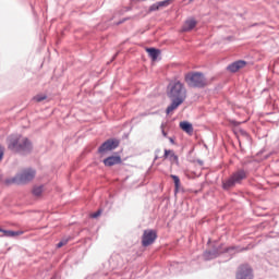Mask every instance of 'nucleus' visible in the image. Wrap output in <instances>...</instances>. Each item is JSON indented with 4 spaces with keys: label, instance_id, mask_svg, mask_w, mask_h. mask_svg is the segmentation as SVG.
Segmentation results:
<instances>
[{
    "label": "nucleus",
    "instance_id": "dca6fc26",
    "mask_svg": "<svg viewBox=\"0 0 279 279\" xmlns=\"http://www.w3.org/2000/svg\"><path fill=\"white\" fill-rule=\"evenodd\" d=\"M23 232L21 231H12V230H4L2 231V236H8V238H14V236H21Z\"/></svg>",
    "mask_w": 279,
    "mask_h": 279
},
{
    "label": "nucleus",
    "instance_id": "ddd939ff",
    "mask_svg": "<svg viewBox=\"0 0 279 279\" xmlns=\"http://www.w3.org/2000/svg\"><path fill=\"white\" fill-rule=\"evenodd\" d=\"M197 21H195V19H189L183 24L182 32H191L192 29H195Z\"/></svg>",
    "mask_w": 279,
    "mask_h": 279
},
{
    "label": "nucleus",
    "instance_id": "f3484780",
    "mask_svg": "<svg viewBox=\"0 0 279 279\" xmlns=\"http://www.w3.org/2000/svg\"><path fill=\"white\" fill-rule=\"evenodd\" d=\"M43 191H44L43 185L35 186L33 189V195H35V197H40V195H43Z\"/></svg>",
    "mask_w": 279,
    "mask_h": 279
},
{
    "label": "nucleus",
    "instance_id": "bb28decb",
    "mask_svg": "<svg viewBox=\"0 0 279 279\" xmlns=\"http://www.w3.org/2000/svg\"><path fill=\"white\" fill-rule=\"evenodd\" d=\"M161 134L167 137V132H165V124H161Z\"/></svg>",
    "mask_w": 279,
    "mask_h": 279
},
{
    "label": "nucleus",
    "instance_id": "423d86ee",
    "mask_svg": "<svg viewBox=\"0 0 279 279\" xmlns=\"http://www.w3.org/2000/svg\"><path fill=\"white\" fill-rule=\"evenodd\" d=\"M157 238L158 235L156 234V231L145 230L142 236V245L148 247V245H151Z\"/></svg>",
    "mask_w": 279,
    "mask_h": 279
},
{
    "label": "nucleus",
    "instance_id": "39448f33",
    "mask_svg": "<svg viewBox=\"0 0 279 279\" xmlns=\"http://www.w3.org/2000/svg\"><path fill=\"white\" fill-rule=\"evenodd\" d=\"M36 178V170L34 169H25L17 173L11 181L13 184H27V182H32Z\"/></svg>",
    "mask_w": 279,
    "mask_h": 279
},
{
    "label": "nucleus",
    "instance_id": "c756f323",
    "mask_svg": "<svg viewBox=\"0 0 279 279\" xmlns=\"http://www.w3.org/2000/svg\"><path fill=\"white\" fill-rule=\"evenodd\" d=\"M125 20L121 21L120 23H118V25H121V23H124Z\"/></svg>",
    "mask_w": 279,
    "mask_h": 279
},
{
    "label": "nucleus",
    "instance_id": "cd10ccee",
    "mask_svg": "<svg viewBox=\"0 0 279 279\" xmlns=\"http://www.w3.org/2000/svg\"><path fill=\"white\" fill-rule=\"evenodd\" d=\"M232 250H236L234 246H231L229 248H226L225 252H232Z\"/></svg>",
    "mask_w": 279,
    "mask_h": 279
},
{
    "label": "nucleus",
    "instance_id": "20e7f679",
    "mask_svg": "<svg viewBox=\"0 0 279 279\" xmlns=\"http://www.w3.org/2000/svg\"><path fill=\"white\" fill-rule=\"evenodd\" d=\"M185 82L192 88H204L206 86V77L199 72L186 74Z\"/></svg>",
    "mask_w": 279,
    "mask_h": 279
},
{
    "label": "nucleus",
    "instance_id": "f8f14e48",
    "mask_svg": "<svg viewBox=\"0 0 279 279\" xmlns=\"http://www.w3.org/2000/svg\"><path fill=\"white\" fill-rule=\"evenodd\" d=\"M171 101L172 102L170 104V106H168V108L166 109L167 114H171L173 110H178V108H180V106L184 104V100L171 99Z\"/></svg>",
    "mask_w": 279,
    "mask_h": 279
},
{
    "label": "nucleus",
    "instance_id": "6e6552de",
    "mask_svg": "<svg viewBox=\"0 0 279 279\" xmlns=\"http://www.w3.org/2000/svg\"><path fill=\"white\" fill-rule=\"evenodd\" d=\"M236 279H254L252 274V267L248 265H242L238 269Z\"/></svg>",
    "mask_w": 279,
    "mask_h": 279
},
{
    "label": "nucleus",
    "instance_id": "473e14b6",
    "mask_svg": "<svg viewBox=\"0 0 279 279\" xmlns=\"http://www.w3.org/2000/svg\"><path fill=\"white\" fill-rule=\"evenodd\" d=\"M0 232H3V229L0 228Z\"/></svg>",
    "mask_w": 279,
    "mask_h": 279
},
{
    "label": "nucleus",
    "instance_id": "9b49d317",
    "mask_svg": "<svg viewBox=\"0 0 279 279\" xmlns=\"http://www.w3.org/2000/svg\"><path fill=\"white\" fill-rule=\"evenodd\" d=\"M245 64H247L245 61L240 60V61H235L233 63H231L230 65H228V71H230V73H236V71H239L240 69H243V66H245Z\"/></svg>",
    "mask_w": 279,
    "mask_h": 279
},
{
    "label": "nucleus",
    "instance_id": "aec40b11",
    "mask_svg": "<svg viewBox=\"0 0 279 279\" xmlns=\"http://www.w3.org/2000/svg\"><path fill=\"white\" fill-rule=\"evenodd\" d=\"M171 178H172V180L174 182L175 189H180V178L178 175H175V174H171Z\"/></svg>",
    "mask_w": 279,
    "mask_h": 279
},
{
    "label": "nucleus",
    "instance_id": "0eeeda50",
    "mask_svg": "<svg viewBox=\"0 0 279 279\" xmlns=\"http://www.w3.org/2000/svg\"><path fill=\"white\" fill-rule=\"evenodd\" d=\"M117 147H119V140H107L98 148V154H106V151H112V149H117Z\"/></svg>",
    "mask_w": 279,
    "mask_h": 279
},
{
    "label": "nucleus",
    "instance_id": "9d476101",
    "mask_svg": "<svg viewBox=\"0 0 279 279\" xmlns=\"http://www.w3.org/2000/svg\"><path fill=\"white\" fill-rule=\"evenodd\" d=\"M223 251H220L219 248H214L211 251H206L203 254V258L205 260H213V258H217V256H219V254H222Z\"/></svg>",
    "mask_w": 279,
    "mask_h": 279
},
{
    "label": "nucleus",
    "instance_id": "7c9ffc66",
    "mask_svg": "<svg viewBox=\"0 0 279 279\" xmlns=\"http://www.w3.org/2000/svg\"><path fill=\"white\" fill-rule=\"evenodd\" d=\"M194 0H190V3H193Z\"/></svg>",
    "mask_w": 279,
    "mask_h": 279
},
{
    "label": "nucleus",
    "instance_id": "393cba45",
    "mask_svg": "<svg viewBox=\"0 0 279 279\" xmlns=\"http://www.w3.org/2000/svg\"><path fill=\"white\" fill-rule=\"evenodd\" d=\"M169 154H170V156H171V154H173V151L172 150H165V155H163V158H169Z\"/></svg>",
    "mask_w": 279,
    "mask_h": 279
},
{
    "label": "nucleus",
    "instance_id": "2eb2a0df",
    "mask_svg": "<svg viewBox=\"0 0 279 279\" xmlns=\"http://www.w3.org/2000/svg\"><path fill=\"white\" fill-rule=\"evenodd\" d=\"M180 128L183 130V132H186V134H193V124L184 121L180 122Z\"/></svg>",
    "mask_w": 279,
    "mask_h": 279
},
{
    "label": "nucleus",
    "instance_id": "1a4fd4ad",
    "mask_svg": "<svg viewBox=\"0 0 279 279\" xmlns=\"http://www.w3.org/2000/svg\"><path fill=\"white\" fill-rule=\"evenodd\" d=\"M105 167H114V165H121V156H110L104 159Z\"/></svg>",
    "mask_w": 279,
    "mask_h": 279
},
{
    "label": "nucleus",
    "instance_id": "7ed1b4c3",
    "mask_svg": "<svg viewBox=\"0 0 279 279\" xmlns=\"http://www.w3.org/2000/svg\"><path fill=\"white\" fill-rule=\"evenodd\" d=\"M168 97H170L171 99H178L179 101H185L186 88H184V85L180 81L170 83Z\"/></svg>",
    "mask_w": 279,
    "mask_h": 279
},
{
    "label": "nucleus",
    "instance_id": "f257e3e1",
    "mask_svg": "<svg viewBox=\"0 0 279 279\" xmlns=\"http://www.w3.org/2000/svg\"><path fill=\"white\" fill-rule=\"evenodd\" d=\"M8 149L14 154H22V156H26V154H32L34 145L29 138L23 135H11L8 138Z\"/></svg>",
    "mask_w": 279,
    "mask_h": 279
},
{
    "label": "nucleus",
    "instance_id": "b1692460",
    "mask_svg": "<svg viewBox=\"0 0 279 279\" xmlns=\"http://www.w3.org/2000/svg\"><path fill=\"white\" fill-rule=\"evenodd\" d=\"M100 215H101V210H98V211L92 214V218L97 219V217H99Z\"/></svg>",
    "mask_w": 279,
    "mask_h": 279
},
{
    "label": "nucleus",
    "instance_id": "f03ea898",
    "mask_svg": "<svg viewBox=\"0 0 279 279\" xmlns=\"http://www.w3.org/2000/svg\"><path fill=\"white\" fill-rule=\"evenodd\" d=\"M246 178L247 171H245L244 169H239L222 182V189H225V191H230V189H234L236 184H241V182H243V180H245Z\"/></svg>",
    "mask_w": 279,
    "mask_h": 279
},
{
    "label": "nucleus",
    "instance_id": "4468645a",
    "mask_svg": "<svg viewBox=\"0 0 279 279\" xmlns=\"http://www.w3.org/2000/svg\"><path fill=\"white\" fill-rule=\"evenodd\" d=\"M146 51L149 58H151L153 62H156L158 60V57L160 56V50L156 48H147Z\"/></svg>",
    "mask_w": 279,
    "mask_h": 279
},
{
    "label": "nucleus",
    "instance_id": "6ab92c4d",
    "mask_svg": "<svg viewBox=\"0 0 279 279\" xmlns=\"http://www.w3.org/2000/svg\"><path fill=\"white\" fill-rule=\"evenodd\" d=\"M172 2L173 0H163L157 3L159 4V9H160V8H167L168 5H171Z\"/></svg>",
    "mask_w": 279,
    "mask_h": 279
},
{
    "label": "nucleus",
    "instance_id": "4be33fe9",
    "mask_svg": "<svg viewBox=\"0 0 279 279\" xmlns=\"http://www.w3.org/2000/svg\"><path fill=\"white\" fill-rule=\"evenodd\" d=\"M171 162H174L175 165H178V156L174 155L173 153H171L170 157H169Z\"/></svg>",
    "mask_w": 279,
    "mask_h": 279
},
{
    "label": "nucleus",
    "instance_id": "412c9836",
    "mask_svg": "<svg viewBox=\"0 0 279 279\" xmlns=\"http://www.w3.org/2000/svg\"><path fill=\"white\" fill-rule=\"evenodd\" d=\"M158 10H160L158 2L149 7V12H156Z\"/></svg>",
    "mask_w": 279,
    "mask_h": 279
},
{
    "label": "nucleus",
    "instance_id": "a878e982",
    "mask_svg": "<svg viewBox=\"0 0 279 279\" xmlns=\"http://www.w3.org/2000/svg\"><path fill=\"white\" fill-rule=\"evenodd\" d=\"M4 148L0 146V161L3 160Z\"/></svg>",
    "mask_w": 279,
    "mask_h": 279
},
{
    "label": "nucleus",
    "instance_id": "a211bd4d",
    "mask_svg": "<svg viewBox=\"0 0 279 279\" xmlns=\"http://www.w3.org/2000/svg\"><path fill=\"white\" fill-rule=\"evenodd\" d=\"M45 99H47V95L45 94H38L34 97V101H37L38 104H40V101H45Z\"/></svg>",
    "mask_w": 279,
    "mask_h": 279
},
{
    "label": "nucleus",
    "instance_id": "5701e85b",
    "mask_svg": "<svg viewBox=\"0 0 279 279\" xmlns=\"http://www.w3.org/2000/svg\"><path fill=\"white\" fill-rule=\"evenodd\" d=\"M66 243H69V239H63L57 244V247H64Z\"/></svg>",
    "mask_w": 279,
    "mask_h": 279
},
{
    "label": "nucleus",
    "instance_id": "2f4dec72",
    "mask_svg": "<svg viewBox=\"0 0 279 279\" xmlns=\"http://www.w3.org/2000/svg\"><path fill=\"white\" fill-rule=\"evenodd\" d=\"M194 0H190V3H193Z\"/></svg>",
    "mask_w": 279,
    "mask_h": 279
},
{
    "label": "nucleus",
    "instance_id": "c85d7f7f",
    "mask_svg": "<svg viewBox=\"0 0 279 279\" xmlns=\"http://www.w3.org/2000/svg\"><path fill=\"white\" fill-rule=\"evenodd\" d=\"M169 141H170V143H172V145H173V143H175L174 141H173V138H169Z\"/></svg>",
    "mask_w": 279,
    "mask_h": 279
}]
</instances>
